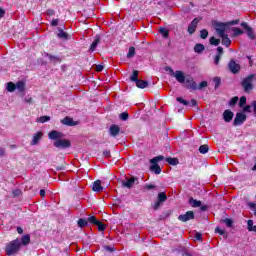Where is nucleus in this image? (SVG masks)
I'll use <instances>...</instances> for the list:
<instances>
[{
  "label": "nucleus",
  "instance_id": "nucleus-10",
  "mask_svg": "<svg viewBox=\"0 0 256 256\" xmlns=\"http://www.w3.org/2000/svg\"><path fill=\"white\" fill-rule=\"evenodd\" d=\"M135 184L139 185V178L132 176L126 182L125 181L122 182V187H126V189H131V187H133V185Z\"/></svg>",
  "mask_w": 256,
  "mask_h": 256
},
{
  "label": "nucleus",
  "instance_id": "nucleus-64",
  "mask_svg": "<svg viewBox=\"0 0 256 256\" xmlns=\"http://www.w3.org/2000/svg\"><path fill=\"white\" fill-rule=\"evenodd\" d=\"M216 55H223V47H221V46H219L218 48H217V54Z\"/></svg>",
  "mask_w": 256,
  "mask_h": 256
},
{
  "label": "nucleus",
  "instance_id": "nucleus-61",
  "mask_svg": "<svg viewBox=\"0 0 256 256\" xmlns=\"http://www.w3.org/2000/svg\"><path fill=\"white\" fill-rule=\"evenodd\" d=\"M52 27H57L59 25V19H53L50 23Z\"/></svg>",
  "mask_w": 256,
  "mask_h": 256
},
{
  "label": "nucleus",
  "instance_id": "nucleus-38",
  "mask_svg": "<svg viewBox=\"0 0 256 256\" xmlns=\"http://www.w3.org/2000/svg\"><path fill=\"white\" fill-rule=\"evenodd\" d=\"M238 105H239L240 109H243V107H245V105H247V97L246 96L240 97Z\"/></svg>",
  "mask_w": 256,
  "mask_h": 256
},
{
  "label": "nucleus",
  "instance_id": "nucleus-18",
  "mask_svg": "<svg viewBox=\"0 0 256 256\" xmlns=\"http://www.w3.org/2000/svg\"><path fill=\"white\" fill-rule=\"evenodd\" d=\"M62 125H67L68 127H73L77 125L75 121H73V118L66 116L61 120Z\"/></svg>",
  "mask_w": 256,
  "mask_h": 256
},
{
  "label": "nucleus",
  "instance_id": "nucleus-35",
  "mask_svg": "<svg viewBox=\"0 0 256 256\" xmlns=\"http://www.w3.org/2000/svg\"><path fill=\"white\" fill-rule=\"evenodd\" d=\"M87 225H89L88 222H87V219L80 218L78 220V227H80V229H83V227H87Z\"/></svg>",
  "mask_w": 256,
  "mask_h": 256
},
{
  "label": "nucleus",
  "instance_id": "nucleus-37",
  "mask_svg": "<svg viewBox=\"0 0 256 256\" xmlns=\"http://www.w3.org/2000/svg\"><path fill=\"white\" fill-rule=\"evenodd\" d=\"M239 101V97L238 96H234L233 98H231L228 102V105L230 107H235L237 105V102Z\"/></svg>",
  "mask_w": 256,
  "mask_h": 256
},
{
  "label": "nucleus",
  "instance_id": "nucleus-16",
  "mask_svg": "<svg viewBox=\"0 0 256 256\" xmlns=\"http://www.w3.org/2000/svg\"><path fill=\"white\" fill-rule=\"evenodd\" d=\"M92 191H94V193H101L103 191V186L101 185V180H96L93 182Z\"/></svg>",
  "mask_w": 256,
  "mask_h": 256
},
{
  "label": "nucleus",
  "instance_id": "nucleus-21",
  "mask_svg": "<svg viewBox=\"0 0 256 256\" xmlns=\"http://www.w3.org/2000/svg\"><path fill=\"white\" fill-rule=\"evenodd\" d=\"M58 39H63L64 41L69 40V34L65 31H63V29L58 28V34H57Z\"/></svg>",
  "mask_w": 256,
  "mask_h": 256
},
{
  "label": "nucleus",
  "instance_id": "nucleus-11",
  "mask_svg": "<svg viewBox=\"0 0 256 256\" xmlns=\"http://www.w3.org/2000/svg\"><path fill=\"white\" fill-rule=\"evenodd\" d=\"M240 25L245 29L249 39H255V32L253 31V28H251L249 24H247V22H242Z\"/></svg>",
  "mask_w": 256,
  "mask_h": 256
},
{
  "label": "nucleus",
  "instance_id": "nucleus-51",
  "mask_svg": "<svg viewBox=\"0 0 256 256\" xmlns=\"http://www.w3.org/2000/svg\"><path fill=\"white\" fill-rule=\"evenodd\" d=\"M249 209L254 212V216L256 217V203L255 202H248L247 203Z\"/></svg>",
  "mask_w": 256,
  "mask_h": 256
},
{
  "label": "nucleus",
  "instance_id": "nucleus-52",
  "mask_svg": "<svg viewBox=\"0 0 256 256\" xmlns=\"http://www.w3.org/2000/svg\"><path fill=\"white\" fill-rule=\"evenodd\" d=\"M119 119H121V121H127V119H129V113L128 112H122L119 115Z\"/></svg>",
  "mask_w": 256,
  "mask_h": 256
},
{
  "label": "nucleus",
  "instance_id": "nucleus-27",
  "mask_svg": "<svg viewBox=\"0 0 256 256\" xmlns=\"http://www.w3.org/2000/svg\"><path fill=\"white\" fill-rule=\"evenodd\" d=\"M102 249H103V251H105L106 253H115V251H117V248H115L114 245H110V246L104 245V246L102 247Z\"/></svg>",
  "mask_w": 256,
  "mask_h": 256
},
{
  "label": "nucleus",
  "instance_id": "nucleus-31",
  "mask_svg": "<svg viewBox=\"0 0 256 256\" xmlns=\"http://www.w3.org/2000/svg\"><path fill=\"white\" fill-rule=\"evenodd\" d=\"M247 229L250 232L256 233V225H253V220H248L247 221Z\"/></svg>",
  "mask_w": 256,
  "mask_h": 256
},
{
  "label": "nucleus",
  "instance_id": "nucleus-54",
  "mask_svg": "<svg viewBox=\"0 0 256 256\" xmlns=\"http://www.w3.org/2000/svg\"><path fill=\"white\" fill-rule=\"evenodd\" d=\"M194 238L196 241H203V234L201 232H196Z\"/></svg>",
  "mask_w": 256,
  "mask_h": 256
},
{
  "label": "nucleus",
  "instance_id": "nucleus-1",
  "mask_svg": "<svg viewBox=\"0 0 256 256\" xmlns=\"http://www.w3.org/2000/svg\"><path fill=\"white\" fill-rule=\"evenodd\" d=\"M167 69L170 70V73H172L173 77H175L178 83H186V89L197 91V82H195L193 77L190 76L185 79V73H183V71L177 70L176 72H174L173 69H171V67H168Z\"/></svg>",
  "mask_w": 256,
  "mask_h": 256
},
{
  "label": "nucleus",
  "instance_id": "nucleus-12",
  "mask_svg": "<svg viewBox=\"0 0 256 256\" xmlns=\"http://www.w3.org/2000/svg\"><path fill=\"white\" fill-rule=\"evenodd\" d=\"M121 133V127L117 124H112L109 129V134L111 137H117Z\"/></svg>",
  "mask_w": 256,
  "mask_h": 256
},
{
  "label": "nucleus",
  "instance_id": "nucleus-47",
  "mask_svg": "<svg viewBox=\"0 0 256 256\" xmlns=\"http://www.w3.org/2000/svg\"><path fill=\"white\" fill-rule=\"evenodd\" d=\"M132 57H135V47H130L127 53V58L131 59Z\"/></svg>",
  "mask_w": 256,
  "mask_h": 256
},
{
  "label": "nucleus",
  "instance_id": "nucleus-63",
  "mask_svg": "<svg viewBox=\"0 0 256 256\" xmlns=\"http://www.w3.org/2000/svg\"><path fill=\"white\" fill-rule=\"evenodd\" d=\"M252 108H253L254 117H256V100L252 101Z\"/></svg>",
  "mask_w": 256,
  "mask_h": 256
},
{
  "label": "nucleus",
  "instance_id": "nucleus-30",
  "mask_svg": "<svg viewBox=\"0 0 256 256\" xmlns=\"http://www.w3.org/2000/svg\"><path fill=\"white\" fill-rule=\"evenodd\" d=\"M199 153H201V155H205L206 153H209V145L207 144H203L199 147L198 149Z\"/></svg>",
  "mask_w": 256,
  "mask_h": 256
},
{
  "label": "nucleus",
  "instance_id": "nucleus-44",
  "mask_svg": "<svg viewBox=\"0 0 256 256\" xmlns=\"http://www.w3.org/2000/svg\"><path fill=\"white\" fill-rule=\"evenodd\" d=\"M96 227H98V231H105V229H107V226L105 224H103V222L99 221L95 224Z\"/></svg>",
  "mask_w": 256,
  "mask_h": 256
},
{
  "label": "nucleus",
  "instance_id": "nucleus-23",
  "mask_svg": "<svg viewBox=\"0 0 256 256\" xmlns=\"http://www.w3.org/2000/svg\"><path fill=\"white\" fill-rule=\"evenodd\" d=\"M222 39V45L225 47H229L231 45V39L229 38V35L224 34L220 36Z\"/></svg>",
  "mask_w": 256,
  "mask_h": 256
},
{
  "label": "nucleus",
  "instance_id": "nucleus-7",
  "mask_svg": "<svg viewBox=\"0 0 256 256\" xmlns=\"http://www.w3.org/2000/svg\"><path fill=\"white\" fill-rule=\"evenodd\" d=\"M227 27H229V25L227 24V22H216L215 23V29H216V33L219 35V37L221 35H225V31H227Z\"/></svg>",
  "mask_w": 256,
  "mask_h": 256
},
{
  "label": "nucleus",
  "instance_id": "nucleus-28",
  "mask_svg": "<svg viewBox=\"0 0 256 256\" xmlns=\"http://www.w3.org/2000/svg\"><path fill=\"white\" fill-rule=\"evenodd\" d=\"M138 80H139V72L137 70H133L130 76V81H132V83H136Z\"/></svg>",
  "mask_w": 256,
  "mask_h": 256
},
{
  "label": "nucleus",
  "instance_id": "nucleus-2",
  "mask_svg": "<svg viewBox=\"0 0 256 256\" xmlns=\"http://www.w3.org/2000/svg\"><path fill=\"white\" fill-rule=\"evenodd\" d=\"M4 251L8 256L17 255L21 251V241L19 238L6 243Z\"/></svg>",
  "mask_w": 256,
  "mask_h": 256
},
{
  "label": "nucleus",
  "instance_id": "nucleus-62",
  "mask_svg": "<svg viewBox=\"0 0 256 256\" xmlns=\"http://www.w3.org/2000/svg\"><path fill=\"white\" fill-rule=\"evenodd\" d=\"M103 69H104V66H103V65H101V64L96 65V71H97L98 73H101V71H103Z\"/></svg>",
  "mask_w": 256,
  "mask_h": 256
},
{
  "label": "nucleus",
  "instance_id": "nucleus-17",
  "mask_svg": "<svg viewBox=\"0 0 256 256\" xmlns=\"http://www.w3.org/2000/svg\"><path fill=\"white\" fill-rule=\"evenodd\" d=\"M100 42H101V36L96 35L94 38V41L90 45L89 51L93 53V51L97 49V45H99Z\"/></svg>",
  "mask_w": 256,
  "mask_h": 256
},
{
  "label": "nucleus",
  "instance_id": "nucleus-20",
  "mask_svg": "<svg viewBox=\"0 0 256 256\" xmlns=\"http://www.w3.org/2000/svg\"><path fill=\"white\" fill-rule=\"evenodd\" d=\"M135 84L138 89H146V87H149V82L147 80L138 79Z\"/></svg>",
  "mask_w": 256,
  "mask_h": 256
},
{
  "label": "nucleus",
  "instance_id": "nucleus-32",
  "mask_svg": "<svg viewBox=\"0 0 256 256\" xmlns=\"http://www.w3.org/2000/svg\"><path fill=\"white\" fill-rule=\"evenodd\" d=\"M15 85H16V89H18L20 93H23V91H25V82L18 81Z\"/></svg>",
  "mask_w": 256,
  "mask_h": 256
},
{
  "label": "nucleus",
  "instance_id": "nucleus-5",
  "mask_svg": "<svg viewBox=\"0 0 256 256\" xmlns=\"http://www.w3.org/2000/svg\"><path fill=\"white\" fill-rule=\"evenodd\" d=\"M245 121H247V114H245L243 112H238V113H236V116L234 118L233 126L239 127V126L243 125V123H245Z\"/></svg>",
  "mask_w": 256,
  "mask_h": 256
},
{
  "label": "nucleus",
  "instance_id": "nucleus-48",
  "mask_svg": "<svg viewBox=\"0 0 256 256\" xmlns=\"http://www.w3.org/2000/svg\"><path fill=\"white\" fill-rule=\"evenodd\" d=\"M144 191H151L153 189H157L155 184H145L143 187Z\"/></svg>",
  "mask_w": 256,
  "mask_h": 256
},
{
  "label": "nucleus",
  "instance_id": "nucleus-41",
  "mask_svg": "<svg viewBox=\"0 0 256 256\" xmlns=\"http://www.w3.org/2000/svg\"><path fill=\"white\" fill-rule=\"evenodd\" d=\"M164 160H165V156L159 155V156L152 158L150 160V163H159V161H164Z\"/></svg>",
  "mask_w": 256,
  "mask_h": 256
},
{
  "label": "nucleus",
  "instance_id": "nucleus-59",
  "mask_svg": "<svg viewBox=\"0 0 256 256\" xmlns=\"http://www.w3.org/2000/svg\"><path fill=\"white\" fill-rule=\"evenodd\" d=\"M207 87V81H202L199 85H197V89H204Z\"/></svg>",
  "mask_w": 256,
  "mask_h": 256
},
{
  "label": "nucleus",
  "instance_id": "nucleus-25",
  "mask_svg": "<svg viewBox=\"0 0 256 256\" xmlns=\"http://www.w3.org/2000/svg\"><path fill=\"white\" fill-rule=\"evenodd\" d=\"M188 203L191 205V207L194 208L201 207V201L195 200L193 197L189 198Z\"/></svg>",
  "mask_w": 256,
  "mask_h": 256
},
{
  "label": "nucleus",
  "instance_id": "nucleus-8",
  "mask_svg": "<svg viewBox=\"0 0 256 256\" xmlns=\"http://www.w3.org/2000/svg\"><path fill=\"white\" fill-rule=\"evenodd\" d=\"M228 69L234 75H237V73L241 71V65L237 64L235 60L231 59L228 63Z\"/></svg>",
  "mask_w": 256,
  "mask_h": 256
},
{
  "label": "nucleus",
  "instance_id": "nucleus-42",
  "mask_svg": "<svg viewBox=\"0 0 256 256\" xmlns=\"http://www.w3.org/2000/svg\"><path fill=\"white\" fill-rule=\"evenodd\" d=\"M213 83L215 84L214 89H219L221 87V77H214Z\"/></svg>",
  "mask_w": 256,
  "mask_h": 256
},
{
  "label": "nucleus",
  "instance_id": "nucleus-50",
  "mask_svg": "<svg viewBox=\"0 0 256 256\" xmlns=\"http://www.w3.org/2000/svg\"><path fill=\"white\" fill-rule=\"evenodd\" d=\"M200 37L201 39H207V37H209V31H207V29H202L200 31Z\"/></svg>",
  "mask_w": 256,
  "mask_h": 256
},
{
  "label": "nucleus",
  "instance_id": "nucleus-55",
  "mask_svg": "<svg viewBox=\"0 0 256 256\" xmlns=\"http://www.w3.org/2000/svg\"><path fill=\"white\" fill-rule=\"evenodd\" d=\"M242 111L243 113H251V105H244V107H242Z\"/></svg>",
  "mask_w": 256,
  "mask_h": 256
},
{
  "label": "nucleus",
  "instance_id": "nucleus-13",
  "mask_svg": "<svg viewBox=\"0 0 256 256\" xmlns=\"http://www.w3.org/2000/svg\"><path fill=\"white\" fill-rule=\"evenodd\" d=\"M199 24V19L194 18L191 23L188 26V33L190 35H193V33H195V31H197V25Z\"/></svg>",
  "mask_w": 256,
  "mask_h": 256
},
{
  "label": "nucleus",
  "instance_id": "nucleus-58",
  "mask_svg": "<svg viewBox=\"0 0 256 256\" xmlns=\"http://www.w3.org/2000/svg\"><path fill=\"white\" fill-rule=\"evenodd\" d=\"M227 24H228V27H231L233 25H239V19L228 21Z\"/></svg>",
  "mask_w": 256,
  "mask_h": 256
},
{
  "label": "nucleus",
  "instance_id": "nucleus-15",
  "mask_svg": "<svg viewBox=\"0 0 256 256\" xmlns=\"http://www.w3.org/2000/svg\"><path fill=\"white\" fill-rule=\"evenodd\" d=\"M45 57H47L50 61V63H53V65H57V63H61L63 60L59 56H54L49 53H45Z\"/></svg>",
  "mask_w": 256,
  "mask_h": 256
},
{
  "label": "nucleus",
  "instance_id": "nucleus-43",
  "mask_svg": "<svg viewBox=\"0 0 256 256\" xmlns=\"http://www.w3.org/2000/svg\"><path fill=\"white\" fill-rule=\"evenodd\" d=\"M86 221L88 222V224L90 223V225H96V223L99 221L97 220V217L95 216H89Z\"/></svg>",
  "mask_w": 256,
  "mask_h": 256
},
{
  "label": "nucleus",
  "instance_id": "nucleus-14",
  "mask_svg": "<svg viewBox=\"0 0 256 256\" xmlns=\"http://www.w3.org/2000/svg\"><path fill=\"white\" fill-rule=\"evenodd\" d=\"M233 117H235L233 111L227 109L223 112V119L226 123H231V121H233Z\"/></svg>",
  "mask_w": 256,
  "mask_h": 256
},
{
  "label": "nucleus",
  "instance_id": "nucleus-24",
  "mask_svg": "<svg viewBox=\"0 0 256 256\" xmlns=\"http://www.w3.org/2000/svg\"><path fill=\"white\" fill-rule=\"evenodd\" d=\"M205 51V45L201 44V43H197L194 46V52L198 53L199 55H201V53H203Z\"/></svg>",
  "mask_w": 256,
  "mask_h": 256
},
{
  "label": "nucleus",
  "instance_id": "nucleus-33",
  "mask_svg": "<svg viewBox=\"0 0 256 256\" xmlns=\"http://www.w3.org/2000/svg\"><path fill=\"white\" fill-rule=\"evenodd\" d=\"M232 31H233V37H239V35H243V33H245L243 30H241V28H237V27H233Z\"/></svg>",
  "mask_w": 256,
  "mask_h": 256
},
{
  "label": "nucleus",
  "instance_id": "nucleus-22",
  "mask_svg": "<svg viewBox=\"0 0 256 256\" xmlns=\"http://www.w3.org/2000/svg\"><path fill=\"white\" fill-rule=\"evenodd\" d=\"M150 171H152V173H155V175H161V166H159L158 163H152V165L150 166Z\"/></svg>",
  "mask_w": 256,
  "mask_h": 256
},
{
  "label": "nucleus",
  "instance_id": "nucleus-39",
  "mask_svg": "<svg viewBox=\"0 0 256 256\" xmlns=\"http://www.w3.org/2000/svg\"><path fill=\"white\" fill-rule=\"evenodd\" d=\"M159 33L162 34V37H163L164 39H167V37H169V30H167V28L161 27V28L159 29Z\"/></svg>",
  "mask_w": 256,
  "mask_h": 256
},
{
  "label": "nucleus",
  "instance_id": "nucleus-9",
  "mask_svg": "<svg viewBox=\"0 0 256 256\" xmlns=\"http://www.w3.org/2000/svg\"><path fill=\"white\" fill-rule=\"evenodd\" d=\"M63 137H65V134L57 130H52L48 133V139H51L52 141H59L60 139H63Z\"/></svg>",
  "mask_w": 256,
  "mask_h": 256
},
{
  "label": "nucleus",
  "instance_id": "nucleus-60",
  "mask_svg": "<svg viewBox=\"0 0 256 256\" xmlns=\"http://www.w3.org/2000/svg\"><path fill=\"white\" fill-rule=\"evenodd\" d=\"M219 61H221V56L219 54H216L214 57L215 65H219Z\"/></svg>",
  "mask_w": 256,
  "mask_h": 256
},
{
  "label": "nucleus",
  "instance_id": "nucleus-57",
  "mask_svg": "<svg viewBox=\"0 0 256 256\" xmlns=\"http://www.w3.org/2000/svg\"><path fill=\"white\" fill-rule=\"evenodd\" d=\"M215 233H219V235H227V232H225V230H223L219 227L215 228Z\"/></svg>",
  "mask_w": 256,
  "mask_h": 256
},
{
  "label": "nucleus",
  "instance_id": "nucleus-34",
  "mask_svg": "<svg viewBox=\"0 0 256 256\" xmlns=\"http://www.w3.org/2000/svg\"><path fill=\"white\" fill-rule=\"evenodd\" d=\"M159 203H165V201H167V194L165 192H160L158 194V200Z\"/></svg>",
  "mask_w": 256,
  "mask_h": 256
},
{
  "label": "nucleus",
  "instance_id": "nucleus-26",
  "mask_svg": "<svg viewBox=\"0 0 256 256\" xmlns=\"http://www.w3.org/2000/svg\"><path fill=\"white\" fill-rule=\"evenodd\" d=\"M20 243L24 246L29 245L31 243V235L26 234V235L22 236Z\"/></svg>",
  "mask_w": 256,
  "mask_h": 256
},
{
  "label": "nucleus",
  "instance_id": "nucleus-46",
  "mask_svg": "<svg viewBox=\"0 0 256 256\" xmlns=\"http://www.w3.org/2000/svg\"><path fill=\"white\" fill-rule=\"evenodd\" d=\"M222 223H225L226 227H229V228L233 227V219L225 218L222 220Z\"/></svg>",
  "mask_w": 256,
  "mask_h": 256
},
{
  "label": "nucleus",
  "instance_id": "nucleus-36",
  "mask_svg": "<svg viewBox=\"0 0 256 256\" xmlns=\"http://www.w3.org/2000/svg\"><path fill=\"white\" fill-rule=\"evenodd\" d=\"M15 89H17V86L15 83H13V82L7 83V91H9V93H13V91H15Z\"/></svg>",
  "mask_w": 256,
  "mask_h": 256
},
{
  "label": "nucleus",
  "instance_id": "nucleus-29",
  "mask_svg": "<svg viewBox=\"0 0 256 256\" xmlns=\"http://www.w3.org/2000/svg\"><path fill=\"white\" fill-rule=\"evenodd\" d=\"M165 161H166L167 163H169V165H173V166L179 165V159H177V158L167 157V158L165 159Z\"/></svg>",
  "mask_w": 256,
  "mask_h": 256
},
{
  "label": "nucleus",
  "instance_id": "nucleus-40",
  "mask_svg": "<svg viewBox=\"0 0 256 256\" xmlns=\"http://www.w3.org/2000/svg\"><path fill=\"white\" fill-rule=\"evenodd\" d=\"M209 41L210 45H214L215 47H217L221 43V40L215 38V36H212Z\"/></svg>",
  "mask_w": 256,
  "mask_h": 256
},
{
  "label": "nucleus",
  "instance_id": "nucleus-6",
  "mask_svg": "<svg viewBox=\"0 0 256 256\" xmlns=\"http://www.w3.org/2000/svg\"><path fill=\"white\" fill-rule=\"evenodd\" d=\"M192 219H195V212L193 211H187L185 214H180L178 216V221H181L182 223H187V221H192Z\"/></svg>",
  "mask_w": 256,
  "mask_h": 256
},
{
  "label": "nucleus",
  "instance_id": "nucleus-3",
  "mask_svg": "<svg viewBox=\"0 0 256 256\" xmlns=\"http://www.w3.org/2000/svg\"><path fill=\"white\" fill-rule=\"evenodd\" d=\"M255 81H256L255 74H250L241 81V87L244 93H251L253 91V87H254L253 83H255Z\"/></svg>",
  "mask_w": 256,
  "mask_h": 256
},
{
  "label": "nucleus",
  "instance_id": "nucleus-49",
  "mask_svg": "<svg viewBox=\"0 0 256 256\" xmlns=\"http://www.w3.org/2000/svg\"><path fill=\"white\" fill-rule=\"evenodd\" d=\"M22 194H23V192L19 188L14 189L12 191V197H21Z\"/></svg>",
  "mask_w": 256,
  "mask_h": 256
},
{
  "label": "nucleus",
  "instance_id": "nucleus-19",
  "mask_svg": "<svg viewBox=\"0 0 256 256\" xmlns=\"http://www.w3.org/2000/svg\"><path fill=\"white\" fill-rule=\"evenodd\" d=\"M43 138V132L39 131L36 134H34L32 141L30 142V145H37L39 141Z\"/></svg>",
  "mask_w": 256,
  "mask_h": 256
},
{
  "label": "nucleus",
  "instance_id": "nucleus-4",
  "mask_svg": "<svg viewBox=\"0 0 256 256\" xmlns=\"http://www.w3.org/2000/svg\"><path fill=\"white\" fill-rule=\"evenodd\" d=\"M56 149H69L71 147V141L67 139L60 138L53 143Z\"/></svg>",
  "mask_w": 256,
  "mask_h": 256
},
{
  "label": "nucleus",
  "instance_id": "nucleus-45",
  "mask_svg": "<svg viewBox=\"0 0 256 256\" xmlns=\"http://www.w3.org/2000/svg\"><path fill=\"white\" fill-rule=\"evenodd\" d=\"M48 121H51V116H41L38 118L37 123H47Z\"/></svg>",
  "mask_w": 256,
  "mask_h": 256
},
{
  "label": "nucleus",
  "instance_id": "nucleus-56",
  "mask_svg": "<svg viewBox=\"0 0 256 256\" xmlns=\"http://www.w3.org/2000/svg\"><path fill=\"white\" fill-rule=\"evenodd\" d=\"M103 157H106V159L111 158V150H104L102 152Z\"/></svg>",
  "mask_w": 256,
  "mask_h": 256
},
{
  "label": "nucleus",
  "instance_id": "nucleus-53",
  "mask_svg": "<svg viewBox=\"0 0 256 256\" xmlns=\"http://www.w3.org/2000/svg\"><path fill=\"white\" fill-rule=\"evenodd\" d=\"M176 101H178V103H181L182 105H185V106L189 105V101H187L181 97H177Z\"/></svg>",
  "mask_w": 256,
  "mask_h": 256
}]
</instances>
